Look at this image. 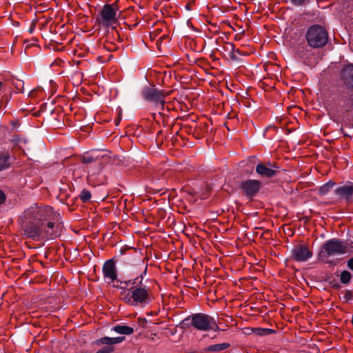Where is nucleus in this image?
Wrapping results in <instances>:
<instances>
[{"label": "nucleus", "instance_id": "f257e3e1", "mask_svg": "<svg viewBox=\"0 0 353 353\" xmlns=\"http://www.w3.org/2000/svg\"><path fill=\"white\" fill-rule=\"evenodd\" d=\"M60 214L48 206L31 205L21 218V228L31 238L54 239L59 234Z\"/></svg>", "mask_w": 353, "mask_h": 353}, {"label": "nucleus", "instance_id": "f03ea898", "mask_svg": "<svg viewBox=\"0 0 353 353\" xmlns=\"http://www.w3.org/2000/svg\"><path fill=\"white\" fill-rule=\"evenodd\" d=\"M347 243L337 239H332L325 242L321 246L319 259L325 263L335 265L339 256L347 253Z\"/></svg>", "mask_w": 353, "mask_h": 353}, {"label": "nucleus", "instance_id": "7ed1b4c3", "mask_svg": "<svg viewBox=\"0 0 353 353\" xmlns=\"http://www.w3.org/2000/svg\"><path fill=\"white\" fill-rule=\"evenodd\" d=\"M150 288L146 285H137L130 290H123L121 299L126 303L132 306L144 307L150 302Z\"/></svg>", "mask_w": 353, "mask_h": 353}, {"label": "nucleus", "instance_id": "20e7f679", "mask_svg": "<svg viewBox=\"0 0 353 353\" xmlns=\"http://www.w3.org/2000/svg\"><path fill=\"white\" fill-rule=\"evenodd\" d=\"M305 38L310 47L320 48L326 45L328 41V33L321 26L312 25L308 28Z\"/></svg>", "mask_w": 353, "mask_h": 353}, {"label": "nucleus", "instance_id": "39448f33", "mask_svg": "<svg viewBox=\"0 0 353 353\" xmlns=\"http://www.w3.org/2000/svg\"><path fill=\"white\" fill-rule=\"evenodd\" d=\"M118 9L114 4H105L97 18L98 23L103 27L108 28L118 23Z\"/></svg>", "mask_w": 353, "mask_h": 353}, {"label": "nucleus", "instance_id": "423d86ee", "mask_svg": "<svg viewBox=\"0 0 353 353\" xmlns=\"http://www.w3.org/2000/svg\"><path fill=\"white\" fill-rule=\"evenodd\" d=\"M142 95L145 100L154 103L156 109L159 111V114H165V94L163 90H159L154 88L146 87L143 90Z\"/></svg>", "mask_w": 353, "mask_h": 353}, {"label": "nucleus", "instance_id": "0eeeda50", "mask_svg": "<svg viewBox=\"0 0 353 353\" xmlns=\"http://www.w3.org/2000/svg\"><path fill=\"white\" fill-rule=\"evenodd\" d=\"M189 320H190L191 325L199 331L206 332L210 330L212 323V317L208 314L203 313L194 314L188 318H185L181 322V324L188 326Z\"/></svg>", "mask_w": 353, "mask_h": 353}, {"label": "nucleus", "instance_id": "6e6552de", "mask_svg": "<svg viewBox=\"0 0 353 353\" xmlns=\"http://www.w3.org/2000/svg\"><path fill=\"white\" fill-rule=\"evenodd\" d=\"M261 187V183L258 180L248 179L241 182V188L243 194L252 198L256 195Z\"/></svg>", "mask_w": 353, "mask_h": 353}, {"label": "nucleus", "instance_id": "1a4fd4ad", "mask_svg": "<svg viewBox=\"0 0 353 353\" xmlns=\"http://www.w3.org/2000/svg\"><path fill=\"white\" fill-rule=\"evenodd\" d=\"M312 256V252L305 245H297L292 250V257L298 262L307 261Z\"/></svg>", "mask_w": 353, "mask_h": 353}, {"label": "nucleus", "instance_id": "9d476101", "mask_svg": "<svg viewBox=\"0 0 353 353\" xmlns=\"http://www.w3.org/2000/svg\"><path fill=\"white\" fill-rule=\"evenodd\" d=\"M103 274L105 280L108 283L117 280V268L113 259H109L104 263L103 265Z\"/></svg>", "mask_w": 353, "mask_h": 353}, {"label": "nucleus", "instance_id": "9b49d317", "mask_svg": "<svg viewBox=\"0 0 353 353\" xmlns=\"http://www.w3.org/2000/svg\"><path fill=\"white\" fill-rule=\"evenodd\" d=\"M334 192L340 199H344L345 201H350L353 195V184L347 183L339 186L335 189Z\"/></svg>", "mask_w": 353, "mask_h": 353}, {"label": "nucleus", "instance_id": "f8f14e48", "mask_svg": "<svg viewBox=\"0 0 353 353\" xmlns=\"http://www.w3.org/2000/svg\"><path fill=\"white\" fill-rule=\"evenodd\" d=\"M256 172L260 176L267 178H271L276 175V171L274 169L263 163L256 165Z\"/></svg>", "mask_w": 353, "mask_h": 353}, {"label": "nucleus", "instance_id": "ddd939ff", "mask_svg": "<svg viewBox=\"0 0 353 353\" xmlns=\"http://www.w3.org/2000/svg\"><path fill=\"white\" fill-rule=\"evenodd\" d=\"M341 77L344 81V83L353 88V65H350L343 68L341 72Z\"/></svg>", "mask_w": 353, "mask_h": 353}, {"label": "nucleus", "instance_id": "4468645a", "mask_svg": "<svg viewBox=\"0 0 353 353\" xmlns=\"http://www.w3.org/2000/svg\"><path fill=\"white\" fill-rule=\"evenodd\" d=\"M125 340L124 336H117V337H109L104 336L96 341V344L97 345H111L114 344H117L123 342Z\"/></svg>", "mask_w": 353, "mask_h": 353}, {"label": "nucleus", "instance_id": "2eb2a0df", "mask_svg": "<svg viewBox=\"0 0 353 353\" xmlns=\"http://www.w3.org/2000/svg\"><path fill=\"white\" fill-rule=\"evenodd\" d=\"M112 330L119 334L130 335L134 332V329L125 325H117L112 328Z\"/></svg>", "mask_w": 353, "mask_h": 353}, {"label": "nucleus", "instance_id": "dca6fc26", "mask_svg": "<svg viewBox=\"0 0 353 353\" xmlns=\"http://www.w3.org/2000/svg\"><path fill=\"white\" fill-rule=\"evenodd\" d=\"M230 346L229 343H223L208 346L205 348L208 352H220L227 349Z\"/></svg>", "mask_w": 353, "mask_h": 353}, {"label": "nucleus", "instance_id": "f3484780", "mask_svg": "<svg viewBox=\"0 0 353 353\" xmlns=\"http://www.w3.org/2000/svg\"><path fill=\"white\" fill-rule=\"evenodd\" d=\"M334 183L329 181L322 185L319 189V193L321 195H325L327 192L334 187Z\"/></svg>", "mask_w": 353, "mask_h": 353}, {"label": "nucleus", "instance_id": "a211bd4d", "mask_svg": "<svg viewBox=\"0 0 353 353\" xmlns=\"http://www.w3.org/2000/svg\"><path fill=\"white\" fill-rule=\"evenodd\" d=\"M352 279V274L347 270H343L340 274V281L343 284L348 283Z\"/></svg>", "mask_w": 353, "mask_h": 353}, {"label": "nucleus", "instance_id": "6ab92c4d", "mask_svg": "<svg viewBox=\"0 0 353 353\" xmlns=\"http://www.w3.org/2000/svg\"><path fill=\"white\" fill-rule=\"evenodd\" d=\"M8 157L6 154H0V171L6 169L8 167Z\"/></svg>", "mask_w": 353, "mask_h": 353}, {"label": "nucleus", "instance_id": "aec40b11", "mask_svg": "<svg viewBox=\"0 0 353 353\" xmlns=\"http://www.w3.org/2000/svg\"><path fill=\"white\" fill-rule=\"evenodd\" d=\"M79 196L82 201L86 202L91 199V194L88 190H83Z\"/></svg>", "mask_w": 353, "mask_h": 353}, {"label": "nucleus", "instance_id": "412c9836", "mask_svg": "<svg viewBox=\"0 0 353 353\" xmlns=\"http://www.w3.org/2000/svg\"><path fill=\"white\" fill-rule=\"evenodd\" d=\"M271 332V330L265 328H256L255 330V333L260 336L266 335L268 334H270Z\"/></svg>", "mask_w": 353, "mask_h": 353}, {"label": "nucleus", "instance_id": "4be33fe9", "mask_svg": "<svg viewBox=\"0 0 353 353\" xmlns=\"http://www.w3.org/2000/svg\"><path fill=\"white\" fill-rule=\"evenodd\" d=\"M96 159L92 155L90 154L85 155L82 158V161L84 163H90L94 161Z\"/></svg>", "mask_w": 353, "mask_h": 353}, {"label": "nucleus", "instance_id": "5701e85b", "mask_svg": "<svg viewBox=\"0 0 353 353\" xmlns=\"http://www.w3.org/2000/svg\"><path fill=\"white\" fill-rule=\"evenodd\" d=\"M114 348L111 346H105L97 351L96 353H112Z\"/></svg>", "mask_w": 353, "mask_h": 353}, {"label": "nucleus", "instance_id": "b1692460", "mask_svg": "<svg viewBox=\"0 0 353 353\" xmlns=\"http://www.w3.org/2000/svg\"><path fill=\"white\" fill-rule=\"evenodd\" d=\"M210 330H212L215 332L219 330V327L214 318H212V323Z\"/></svg>", "mask_w": 353, "mask_h": 353}, {"label": "nucleus", "instance_id": "393cba45", "mask_svg": "<svg viewBox=\"0 0 353 353\" xmlns=\"http://www.w3.org/2000/svg\"><path fill=\"white\" fill-rule=\"evenodd\" d=\"M293 4L300 6L304 3L307 0H290Z\"/></svg>", "mask_w": 353, "mask_h": 353}, {"label": "nucleus", "instance_id": "a878e982", "mask_svg": "<svg viewBox=\"0 0 353 353\" xmlns=\"http://www.w3.org/2000/svg\"><path fill=\"white\" fill-rule=\"evenodd\" d=\"M347 265L351 270L353 271V257L347 261Z\"/></svg>", "mask_w": 353, "mask_h": 353}, {"label": "nucleus", "instance_id": "bb28decb", "mask_svg": "<svg viewBox=\"0 0 353 353\" xmlns=\"http://www.w3.org/2000/svg\"><path fill=\"white\" fill-rule=\"evenodd\" d=\"M5 199H6L5 194L2 191H0V204L3 203Z\"/></svg>", "mask_w": 353, "mask_h": 353}, {"label": "nucleus", "instance_id": "cd10ccee", "mask_svg": "<svg viewBox=\"0 0 353 353\" xmlns=\"http://www.w3.org/2000/svg\"><path fill=\"white\" fill-rule=\"evenodd\" d=\"M328 112L330 115H332V116L334 115V110L332 107L329 108Z\"/></svg>", "mask_w": 353, "mask_h": 353}, {"label": "nucleus", "instance_id": "c85d7f7f", "mask_svg": "<svg viewBox=\"0 0 353 353\" xmlns=\"http://www.w3.org/2000/svg\"><path fill=\"white\" fill-rule=\"evenodd\" d=\"M95 174V172H92V170H89L88 171V174L90 175V174Z\"/></svg>", "mask_w": 353, "mask_h": 353}, {"label": "nucleus", "instance_id": "c756f323", "mask_svg": "<svg viewBox=\"0 0 353 353\" xmlns=\"http://www.w3.org/2000/svg\"><path fill=\"white\" fill-rule=\"evenodd\" d=\"M146 270H147V267H145V270H144V274H146Z\"/></svg>", "mask_w": 353, "mask_h": 353}, {"label": "nucleus", "instance_id": "7c9ffc66", "mask_svg": "<svg viewBox=\"0 0 353 353\" xmlns=\"http://www.w3.org/2000/svg\"><path fill=\"white\" fill-rule=\"evenodd\" d=\"M2 83L0 81V89L1 88Z\"/></svg>", "mask_w": 353, "mask_h": 353}, {"label": "nucleus", "instance_id": "2f4dec72", "mask_svg": "<svg viewBox=\"0 0 353 353\" xmlns=\"http://www.w3.org/2000/svg\"><path fill=\"white\" fill-rule=\"evenodd\" d=\"M99 169H100V165H99ZM99 170H97V172H99Z\"/></svg>", "mask_w": 353, "mask_h": 353}]
</instances>
